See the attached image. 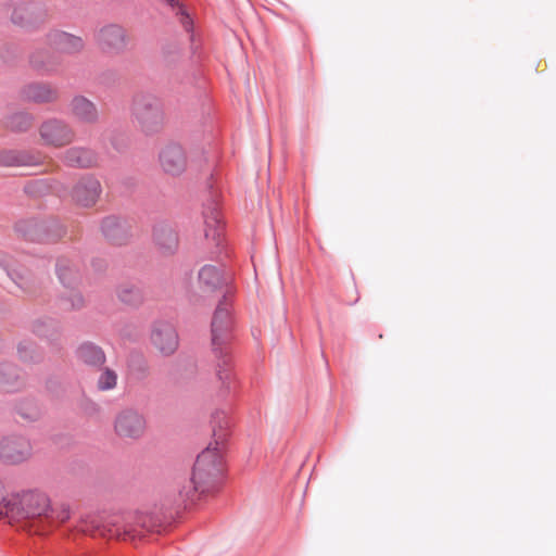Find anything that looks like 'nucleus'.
<instances>
[{
    "mask_svg": "<svg viewBox=\"0 0 556 556\" xmlns=\"http://www.w3.org/2000/svg\"><path fill=\"white\" fill-rule=\"evenodd\" d=\"M31 116L27 113L17 112L5 117V126L12 130H26L31 126Z\"/></svg>",
    "mask_w": 556,
    "mask_h": 556,
    "instance_id": "obj_22",
    "label": "nucleus"
},
{
    "mask_svg": "<svg viewBox=\"0 0 556 556\" xmlns=\"http://www.w3.org/2000/svg\"><path fill=\"white\" fill-rule=\"evenodd\" d=\"M70 108L72 115L81 123L92 124L98 119L96 105L83 96L74 97Z\"/></svg>",
    "mask_w": 556,
    "mask_h": 556,
    "instance_id": "obj_14",
    "label": "nucleus"
},
{
    "mask_svg": "<svg viewBox=\"0 0 556 556\" xmlns=\"http://www.w3.org/2000/svg\"><path fill=\"white\" fill-rule=\"evenodd\" d=\"M109 223H110V220H105L104 227H108Z\"/></svg>",
    "mask_w": 556,
    "mask_h": 556,
    "instance_id": "obj_35",
    "label": "nucleus"
},
{
    "mask_svg": "<svg viewBox=\"0 0 556 556\" xmlns=\"http://www.w3.org/2000/svg\"><path fill=\"white\" fill-rule=\"evenodd\" d=\"M212 224H218V220H217V217H213L212 220H207L206 222V225L207 227H210V230H205V237H212L214 240L219 237V232L217 229H211L212 227Z\"/></svg>",
    "mask_w": 556,
    "mask_h": 556,
    "instance_id": "obj_28",
    "label": "nucleus"
},
{
    "mask_svg": "<svg viewBox=\"0 0 556 556\" xmlns=\"http://www.w3.org/2000/svg\"><path fill=\"white\" fill-rule=\"evenodd\" d=\"M113 430L121 440L137 441L147 431V418L139 409L125 407L116 413L113 420Z\"/></svg>",
    "mask_w": 556,
    "mask_h": 556,
    "instance_id": "obj_4",
    "label": "nucleus"
},
{
    "mask_svg": "<svg viewBox=\"0 0 556 556\" xmlns=\"http://www.w3.org/2000/svg\"><path fill=\"white\" fill-rule=\"evenodd\" d=\"M214 418L217 419L218 421H225V424L227 425L226 416L224 413H216L214 415Z\"/></svg>",
    "mask_w": 556,
    "mask_h": 556,
    "instance_id": "obj_31",
    "label": "nucleus"
},
{
    "mask_svg": "<svg viewBox=\"0 0 556 556\" xmlns=\"http://www.w3.org/2000/svg\"><path fill=\"white\" fill-rule=\"evenodd\" d=\"M0 164L8 166L26 165L24 156L15 152H3L0 154Z\"/></svg>",
    "mask_w": 556,
    "mask_h": 556,
    "instance_id": "obj_24",
    "label": "nucleus"
},
{
    "mask_svg": "<svg viewBox=\"0 0 556 556\" xmlns=\"http://www.w3.org/2000/svg\"><path fill=\"white\" fill-rule=\"evenodd\" d=\"M13 279L17 283V286L21 287L23 290L27 292L33 291L31 281L28 277H24L15 273Z\"/></svg>",
    "mask_w": 556,
    "mask_h": 556,
    "instance_id": "obj_26",
    "label": "nucleus"
},
{
    "mask_svg": "<svg viewBox=\"0 0 556 556\" xmlns=\"http://www.w3.org/2000/svg\"><path fill=\"white\" fill-rule=\"evenodd\" d=\"M14 374L15 369L10 365L0 367V383H10L11 378L14 376Z\"/></svg>",
    "mask_w": 556,
    "mask_h": 556,
    "instance_id": "obj_25",
    "label": "nucleus"
},
{
    "mask_svg": "<svg viewBox=\"0 0 556 556\" xmlns=\"http://www.w3.org/2000/svg\"><path fill=\"white\" fill-rule=\"evenodd\" d=\"M154 242L164 253H173L178 247V238L174 229L168 226L160 225L153 231Z\"/></svg>",
    "mask_w": 556,
    "mask_h": 556,
    "instance_id": "obj_15",
    "label": "nucleus"
},
{
    "mask_svg": "<svg viewBox=\"0 0 556 556\" xmlns=\"http://www.w3.org/2000/svg\"><path fill=\"white\" fill-rule=\"evenodd\" d=\"M153 349L164 357L173 355L179 346V338L176 329L168 323H157L151 332Z\"/></svg>",
    "mask_w": 556,
    "mask_h": 556,
    "instance_id": "obj_8",
    "label": "nucleus"
},
{
    "mask_svg": "<svg viewBox=\"0 0 556 556\" xmlns=\"http://www.w3.org/2000/svg\"><path fill=\"white\" fill-rule=\"evenodd\" d=\"M230 304L224 299L217 306L212 320V346L214 352L224 353L231 340L232 319Z\"/></svg>",
    "mask_w": 556,
    "mask_h": 556,
    "instance_id": "obj_5",
    "label": "nucleus"
},
{
    "mask_svg": "<svg viewBox=\"0 0 556 556\" xmlns=\"http://www.w3.org/2000/svg\"><path fill=\"white\" fill-rule=\"evenodd\" d=\"M83 303H84V300H83L81 295L78 293H75L73 295V301H72L71 306L73 308H77V307H80L83 305Z\"/></svg>",
    "mask_w": 556,
    "mask_h": 556,
    "instance_id": "obj_29",
    "label": "nucleus"
},
{
    "mask_svg": "<svg viewBox=\"0 0 556 556\" xmlns=\"http://www.w3.org/2000/svg\"><path fill=\"white\" fill-rule=\"evenodd\" d=\"M118 376L110 368H105L99 376L97 387L100 391H111L117 386Z\"/></svg>",
    "mask_w": 556,
    "mask_h": 556,
    "instance_id": "obj_23",
    "label": "nucleus"
},
{
    "mask_svg": "<svg viewBox=\"0 0 556 556\" xmlns=\"http://www.w3.org/2000/svg\"><path fill=\"white\" fill-rule=\"evenodd\" d=\"M169 5L172 7H175L177 3H176V0H165Z\"/></svg>",
    "mask_w": 556,
    "mask_h": 556,
    "instance_id": "obj_32",
    "label": "nucleus"
},
{
    "mask_svg": "<svg viewBox=\"0 0 556 556\" xmlns=\"http://www.w3.org/2000/svg\"><path fill=\"white\" fill-rule=\"evenodd\" d=\"M199 280L207 288H216L222 283V275L216 267L205 265L199 273Z\"/></svg>",
    "mask_w": 556,
    "mask_h": 556,
    "instance_id": "obj_21",
    "label": "nucleus"
},
{
    "mask_svg": "<svg viewBox=\"0 0 556 556\" xmlns=\"http://www.w3.org/2000/svg\"><path fill=\"white\" fill-rule=\"evenodd\" d=\"M101 192V184L97 178L85 177L73 188L72 198L77 205L90 207L97 203Z\"/></svg>",
    "mask_w": 556,
    "mask_h": 556,
    "instance_id": "obj_11",
    "label": "nucleus"
},
{
    "mask_svg": "<svg viewBox=\"0 0 556 556\" xmlns=\"http://www.w3.org/2000/svg\"><path fill=\"white\" fill-rule=\"evenodd\" d=\"M48 43L51 49L61 53H76L84 48V40L80 37L63 31L49 34Z\"/></svg>",
    "mask_w": 556,
    "mask_h": 556,
    "instance_id": "obj_13",
    "label": "nucleus"
},
{
    "mask_svg": "<svg viewBox=\"0 0 556 556\" xmlns=\"http://www.w3.org/2000/svg\"><path fill=\"white\" fill-rule=\"evenodd\" d=\"M160 163L165 173L179 175L186 169L187 157L179 144L170 143L161 151Z\"/></svg>",
    "mask_w": 556,
    "mask_h": 556,
    "instance_id": "obj_12",
    "label": "nucleus"
},
{
    "mask_svg": "<svg viewBox=\"0 0 556 556\" xmlns=\"http://www.w3.org/2000/svg\"><path fill=\"white\" fill-rule=\"evenodd\" d=\"M31 455V445L23 437H8L0 442V457L10 464H18Z\"/></svg>",
    "mask_w": 556,
    "mask_h": 556,
    "instance_id": "obj_9",
    "label": "nucleus"
},
{
    "mask_svg": "<svg viewBox=\"0 0 556 556\" xmlns=\"http://www.w3.org/2000/svg\"><path fill=\"white\" fill-rule=\"evenodd\" d=\"M215 354L220 357V361L217 363L216 375L222 386L226 389H230L231 380L233 375L230 368V361L227 358L228 352L224 350V353L215 352Z\"/></svg>",
    "mask_w": 556,
    "mask_h": 556,
    "instance_id": "obj_20",
    "label": "nucleus"
},
{
    "mask_svg": "<svg viewBox=\"0 0 556 556\" xmlns=\"http://www.w3.org/2000/svg\"><path fill=\"white\" fill-rule=\"evenodd\" d=\"M70 518V511L66 508H63L56 516V519L60 522H65Z\"/></svg>",
    "mask_w": 556,
    "mask_h": 556,
    "instance_id": "obj_30",
    "label": "nucleus"
},
{
    "mask_svg": "<svg viewBox=\"0 0 556 556\" xmlns=\"http://www.w3.org/2000/svg\"><path fill=\"white\" fill-rule=\"evenodd\" d=\"M78 357L85 364L94 366L104 363L105 359L102 350L90 343H86L79 346Z\"/></svg>",
    "mask_w": 556,
    "mask_h": 556,
    "instance_id": "obj_19",
    "label": "nucleus"
},
{
    "mask_svg": "<svg viewBox=\"0 0 556 556\" xmlns=\"http://www.w3.org/2000/svg\"><path fill=\"white\" fill-rule=\"evenodd\" d=\"M18 352L22 355V357H26V355H23V345L22 344L18 346Z\"/></svg>",
    "mask_w": 556,
    "mask_h": 556,
    "instance_id": "obj_33",
    "label": "nucleus"
},
{
    "mask_svg": "<svg viewBox=\"0 0 556 556\" xmlns=\"http://www.w3.org/2000/svg\"><path fill=\"white\" fill-rule=\"evenodd\" d=\"M65 161L72 166L90 167L97 163L98 157L90 149L74 147L65 152Z\"/></svg>",
    "mask_w": 556,
    "mask_h": 556,
    "instance_id": "obj_17",
    "label": "nucleus"
},
{
    "mask_svg": "<svg viewBox=\"0 0 556 556\" xmlns=\"http://www.w3.org/2000/svg\"><path fill=\"white\" fill-rule=\"evenodd\" d=\"M13 20H14L15 22H20V20H18V18H17V16H16V12H14V14H13Z\"/></svg>",
    "mask_w": 556,
    "mask_h": 556,
    "instance_id": "obj_34",
    "label": "nucleus"
},
{
    "mask_svg": "<svg viewBox=\"0 0 556 556\" xmlns=\"http://www.w3.org/2000/svg\"><path fill=\"white\" fill-rule=\"evenodd\" d=\"M48 510L49 500L45 494L26 492L9 497L0 506V518H5L12 525H24L42 516L51 518L47 515Z\"/></svg>",
    "mask_w": 556,
    "mask_h": 556,
    "instance_id": "obj_2",
    "label": "nucleus"
},
{
    "mask_svg": "<svg viewBox=\"0 0 556 556\" xmlns=\"http://www.w3.org/2000/svg\"><path fill=\"white\" fill-rule=\"evenodd\" d=\"M30 62L35 68L43 72H54L60 65L58 56L48 51L35 52L31 55Z\"/></svg>",
    "mask_w": 556,
    "mask_h": 556,
    "instance_id": "obj_18",
    "label": "nucleus"
},
{
    "mask_svg": "<svg viewBox=\"0 0 556 556\" xmlns=\"http://www.w3.org/2000/svg\"><path fill=\"white\" fill-rule=\"evenodd\" d=\"M136 118L146 131L155 130L163 122V113L157 100L151 97H139L135 101Z\"/></svg>",
    "mask_w": 556,
    "mask_h": 556,
    "instance_id": "obj_6",
    "label": "nucleus"
},
{
    "mask_svg": "<svg viewBox=\"0 0 556 556\" xmlns=\"http://www.w3.org/2000/svg\"><path fill=\"white\" fill-rule=\"evenodd\" d=\"M223 470V453L216 442L198 456L189 483L179 491L180 497L184 501H194L198 493H205L215 485Z\"/></svg>",
    "mask_w": 556,
    "mask_h": 556,
    "instance_id": "obj_1",
    "label": "nucleus"
},
{
    "mask_svg": "<svg viewBox=\"0 0 556 556\" xmlns=\"http://www.w3.org/2000/svg\"><path fill=\"white\" fill-rule=\"evenodd\" d=\"M180 16V23L182 24L184 28L189 31L191 29L192 22L189 17V15L185 12L182 7H178V13Z\"/></svg>",
    "mask_w": 556,
    "mask_h": 556,
    "instance_id": "obj_27",
    "label": "nucleus"
},
{
    "mask_svg": "<svg viewBox=\"0 0 556 556\" xmlns=\"http://www.w3.org/2000/svg\"><path fill=\"white\" fill-rule=\"evenodd\" d=\"M40 139L46 146L61 148L70 144L75 137L73 129L60 119H48L39 128Z\"/></svg>",
    "mask_w": 556,
    "mask_h": 556,
    "instance_id": "obj_7",
    "label": "nucleus"
},
{
    "mask_svg": "<svg viewBox=\"0 0 556 556\" xmlns=\"http://www.w3.org/2000/svg\"><path fill=\"white\" fill-rule=\"evenodd\" d=\"M97 42L103 52L117 54L126 48V33L118 25H108L99 30L97 35Z\"/></svg>",
    "mask_w": 556,
    "mask_h": 556,
    "instance_id": "obj_10",
    "label": "nucleus"
},
{
    "mask_svg": "<svg viewBox=\"0 0 556 556\" xmlns=\"http://www.w3.org/2000/svg\"><path fill=\"white\" fill-rule=\"evenodd\" d=\"M24 94L28 100L38 103L52 102L58 99V91L48 84H30L24 89Z\"/></svg>",
    "mask_w": 556,
    "mask_h": 556,
    "instance_id": "obj_16",
    "label": "nucleus"
},
{
    "mask_svg": "<svg viewBox=\"0 0 556 556\" xmlns=\"http://www.w3.org/2000/svg\"><path fill=\"white\" fill-rule=\"evenodd\" d=\"M137 526L144 528L146 522L140 520L136 525L128 522L121 523L117 518H112L105 522H102V520L97 516H87L81 519L78 528L81 532L92 536L99 535L127 541L134 540L136 536L141 535V532L138 531Z\"/></svg>",
    "mask_w": 556,
    "mask_h": 556,
    "instance_id": "obj_3",
    "label": "nucleus"
}]
</instances>
